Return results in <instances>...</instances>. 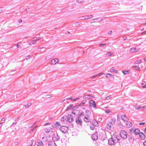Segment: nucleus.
<instances>
[{"mask_svg": "<svg viewBox=\"0 0 146 146\" xmlns=\"http://www.w3.org/2000/svg\"><path fill=\"white\" fill-rule=\"evenodd\" d=\"M106 77L110 79V80H113L114 79L113 75L110 73L107 74H106Z\"/></svg>", "mask_w": 146, "mask_h": 146, "instance_id": "nucleus-7", "label": "nucleus"}, {"mask_svg": "<svg viewBox=\"0 0 146 146\" xmlns=\"http://www.w3.org/2000/svg\"><path fill=\"white\" fill-rule=\"evenodd\" d=\"M45 132H46V133H48V132H49V131H50V129H46L45 130Z\"/></svg>", "mask_w": 146, "mask_h": 146, "instance_id": "nucleus-42", "label": "nucleus"}, {"mask_svg": "<svg viewBox=\"0 0 146 146\" xmlns=\"http://www.w3.org/2000/svg\"><path fill=\"white\" fill-rule=\"evenodd\" d=\"M3 123H0V129H1L2 127Z\"/></svg>", "mask_w": 146, "mask_h": 146, "instance_id": "nucleus-49", "label": "nucleus"}, {"mask_svg": "<svg viewBox=\"0 0 146 146\" xmlns=\"http://www.w3.org/2000/svg\"><path fill=\"white\" fill-rule=\"evenodd\" d=\"M22 22V20L21 19L19 21V23H21Z\"/></svg>", "mask_w": 146, "mask_h": 146, "instance_id": "nucleus-53", "label": "nucleus"}, {"mask_svg": "<svg viewBox=\"0 0 146 146\" xmlns=\"http://www.w3.org/2000/svg\"><path fill=\"white\" fill-rule=\"evenodd\" d=\"M73 120V118L72 115L71 114H69L67 117V120L69 122L72 121Z\"/></svg>", "mask_w": 146, "mask_h": 146, "instance_id": "nucleus-9", "label": "nucleus"}, {"mask_svg": "<svg viewBox=\"0 0 146 146\" xmlns=\"http://www.w3.org/2000/svg\"><path fill=\"white\" fill-rule=\"evenodd\" d=\"M141 85L143 88H146V83L145 82L142 81L141 83Z\"/></svg>", "mask_w": 146, "mask_h": 146, "instance_id": "nucleus-19", "label": "nucleus"}, {"mask_svg": "<svg viewBox=\"0 0 146 146\" xmlns=\"http://www.w3.org/2000/svg\"><path fill=\"white\" fill-rule=\"evenodd\" d=\"M33 131H34V129H31V131H29V133H32L33 132Z\"/></svg>", "mask_w": 146, "mask_h": 146, "instance_id": "nucleus-47", "label": "nucleus"}, {"mask_svg": "<svg viewBox=\"0 0 146 146\" xmlns=\"http://www.w3.org/2000/svg\"><path fill=\"white\" fill-rule=\"evenodd\" d=\"M110 71L111 72H114L115 73H117V70H115V69H111L110 70Z\"/></svg>", "mask_w": 146, "mask_h": 146, "instance_id": "nucleus-33", "label": "nucleus"}, {"mask_svg": "<svg viewBox=\"0 0 146 146\" xmlns=\"http://www.w3.org/2000/svg\"><path fill=\"white\" fill-rule=\"evenodd\" d=\"M122 72L124 74H127L129 73V71H123Z\"/></svg>", "mask_w": 146, "mask_h": 146, "instance_id": "nucleus-36", "label": "nucleus"}, {"mask_svg": "<svg viewBox=\"0 0 146 146\" xmlns=\"http://www.w3.org/2000/svg\"><path fill=\"white\" fill-rule=\"evenodd\" d=\"M112 31H111L110 33H109L110 34H111L112 33Z\"/></svg>", "mask_w": 146, "mask_h": 146, "instance_id": "nucleus-62", "label": "nucleus"}, {"mask_svg": "<svg viewBox=\"0 0 146 146\" xmlns=\"http://www.w3.org/2000/svg\"><path fill=\"white\" fill-rule=\"evenodd\" d=\"M90 117L87 116H85L84 120L86 122H88L90 121Z\"/></svg>", "mask_w": 146, "mask_h": 146, "instance_id": "nucleus-18", "label": "nucleus"}, {"mask_svg": "<svg viewBox=\"0 0 146 146\" xmlns=\"http://www.w3.org/2000/svg\"><path fill=\"white\" fill-rule=\"evenodd\" d=\"M121 118L123 120L125 121H126L127 119V117L125 115H123L121 117Z\"/></svg>", "mask_w": 146, "mask_h": 146, "instance_id": "nucleus-25", "label": "nucleus"}, {"mask_svg": "<svg viewBox=\"0 0 146 146\" xmlns=\"http://www.w3.org/2000/svg\"><path fill=\"white\" fill-rule=\"evenodd\" d=\"M85 102H82L80 105V106L82 104H85Z\"/></svg>", "mask_w": 146, "mask_h": 146, "instance_id": "nucleus-44", "label": "nucleus"}, {"mask_svg": "<svg viewBox=\"0 0 146 146\" xmlns=\"http://www.w3.org/2000/svg\"><path fill=\"white\" fill-rule=\"evenodd\" d=\"M92 124L96 127H98L99 125V124L98 122L94 119L92 121Z\"/></svg>", "mask_w": 146, "mask_h": 146, "instance_id": "nucleus-12", "label": "nucleus"}, {"mask_svg": "<svg viewBox=\"0 0 146 146\" xmlns=\"http://www.w3.org/2000/svg\"><path fill=\"white\" fill-rule=\"evenodd\" d=\"M141 59L139 60V62H141Z\"/></svg>", "mask_w": 146, "mask_h": 146, "instance_id": "nucleus-64", "label": "nucleus"}, {"mask_svg": "<svg viewBox=\"0 0 146 146\" xmlns=\"http://www.w3.org/2000/svg\"><path fill=\"white\" fill-rule=\"evenodd\" d=\"M133 68L138 71L140 70V69L139 67L137 66H135L133 67Z\"/></svg>", "mask_w": 146, "mask_h": 146, "instance_id": "nucleus-29", "label": "nucleus"}, {"mask_svg": "<svg viewBox=\"0 0 146 146\" xmlns=\"http://www.w3.org/2000/svg\"><path fill=\"white\" fill-rule=\"evenodd\" d=\"M50 123H46L44 125H48V124H50Z\"/></svg>", "mask_w": 146, "mask_h": 146, "instance_id": "nucleus-51", "label": "nucleus"}, {"mask_svg": "<svg viewBox=\"0 0 146 146\" xmlns=\"http://www.w3.org/2000/svg\"><path fill=\"white\" fill-rule=\"evenodd\" d=\"M37 127V126H36L35 127H34L33 129H34V130L35 129L36 127Z\"/></svg>", "mask_w": 146, "mask_h": 146, "instance_id": "nucleus-59", "label": "nucleus"}, {"mask_svg": "<svg viewBox=\"0 0 146 146\" xmlns=\"http://www.w3.org/2000/svg\"><path fill=\"white\" fill-rule=\"evenodd\" d=\"M139 136L140 138L142 139H144L145 138V136L142 132H141L139 133Z\"/></svg>", "mask_w": 146, "mask_h": 146, "instance_id": "nucleus-14", "label": "nucleus"}, {"mask_svg": "<svg viewBox=\"0 0 146 146\" xmlns=\"http://www.w3.org/2000/svg\"><path fill=\"white\" fill-rule=\"evenodd\" d=\"M100 75V74H97L96 75V76L97 77V76H99Z\"/></svg>", "mask_w": 146, "mask_h": 146, "instance_id": "nucleus-56", "label": "nucleus"}, {"mask_svg": "<svg viewBox=\"0 0 146 146\" xmlns=\"http://www.w3.org/2000/svg\"><path fill=\"white\" fill-rule=\"evenodd\" d=\"M136 106H137L136 105L135 106V107L136 108V109L139 110V109H140L141 108L143 109H146V106H143L142 107L139 106L138 108H136Z\"/></svg>", "mask_w": 146, "mask_h": 146, "instance_id": "nucleus-24", "label": "nucleus"}, {"mask_svg": "<svg viewBox=\"0 0 146 146\" xmlns=\"http://www.w3.org/2000/svg\"><path fill=\"white\" fill-rule=\"evenodd\" d=\"M92 98V96L90 95H86L83 96V98L85 99H89Z\"/></svg>", "mask_w": 146, "mask_h": 146, "instance_id": "nucleus-16", "label": "nucleus"}, {"mask_svg": "<svg viewBox=\"0 0 146 146\" xmlns=\"http://www.w3.org/2000/svg\"><path fill=\"white\" fill-rule=\"evenodd\" d=\"M134 130L133 129H131L130 130V132H132V131H134Z\"/></svg>", "mask_w": 146, "mask_h": 146, "instance_id": "nucleus-50", "label": "nucleus"}, {"mask_svg": "<svg viewBox=\"0 0 146 146\" xmlns=\"http://www.w3.org/2000/svg\"><path fill=\"white\" fill-rule=\"evenodd\" d=\"M111 97L112 96L111 95H109V96H108L106 97V99L107 100H109L111 98Z\"/></svg>", "mask_w": 146, "mask_h": 146, "instance_id": "nucleus-37", "label": "nucleus"}, {"mask_svg": "<svg viewBox=\"0 0 146 146\" xmlns=\"http://www.w3.org/2000/svg\"><path fill=\"white\" fill-rule=\"evenodd\" d=\"M120 135L122 138L126 139L127 137V135L126 132L124 130H121L120 133Z\"/></svg>", "mask_w": 146, "mask_h": 146, "instance_id": "nucleus-4", "label": "nucleus"}, {"mask_svg": "<svg viewBox=\"0 0 146 146\" xmlns=\"http://www.w3.org/2000/svg\"><path fill=\"white\" fill-rule=\"evenodd\" d=\"M90 112L89 110H87L86 112V115L85 116H87L88 117H90Z\"/></svg>", "mask_w": 146, "mask_h": 146, "instance_id": "nucleus-23", "label": "nucleus"}, {"mask_svg": "<svg viewBox=\"0 0 146 146\" xmlns=\"http://www.w3.org/2000/svg\"><path fill=\"white\" fill-rule=\"evenodd\" d=\"M89 106L91 108H96V106L95 102L92 100L90 101Z\"/></svg>", "mask_w": 146, "mask_h": 146, "instance_id": "nucleus-5", "label": "nucleus"}, {"mask_svg": "<svg viewBox=\"0 0 146 146\" xmlns=\"http://www.w3.org/2000/svg\"><path fill=\"white\" fill-rule=\"evenodd\" d=\"M76 121L78 124L81 125L82 124V121L80 117H78L76 119Z\"/></svg>", "mask_w": 146, "mask_h": 146, "instance_id": "nucleus-10", "label": "nucleus"}, {"mask_svg": "<svg viewBox=\"0 0 146 146\" xmlns=\"http://www.w3.org/2000/svg\"><path fill=\"white\" fill-rule=\"evenodd\" d=\"M139 49H137L136 48H131L130 50V51L132 52H137Z\"/></svg>", "mask_w": 146, "mask_h": 146, "instance_id": "nucleus-17", "label": "nucleus"}, {"mask_svg": "<svg viewBox=\"0 0 146 146\" xmlns=\"http://www.w3.org/2000/svg\"><path fill=\"white\" fill-rule=\"evenodd\" d=\"M30 58L29 56H28L26 58L27 60L28 59H29Z\"/></svg>", "mask_w": 146, "mask_h": 146, "instance_id": "nucleus-52", "label": "nucleus"}, {"mask_svg": "<svg viewBox=\"0 0 146 146\" xmlns=\"http://www.w3.org/2000/svg\"><path fill=\"white\" fill-rule=\"evenodd\" d=\"M80 105H79L78 106H75L72 108V113L74 115H78L80 112L79 107Z\"/></svg>", "mask_w": 146, "mask_h": 146, "instance_id": "nucleus-1", "label": "nucleus"}, {"mask_svg": "<svg viewBox=\"0 0 146 146\" xmlns=\"http://www.w3.org/2000/svg\"><path fill=\"white\" fill-rule=\"evenodd\" d=\"M79 99V98H76L74 99V101H75L76 100H78V99Z\"/></svg>", "mask_w": 146, "mask_h": 146, "instance_id": "nucleus-54", "label": "nucleus"}, {"mask_svg": "<svg viewBox=\"0 0 146 146\" xmlns=\"http://www.w3.org/2000/svg\"><path fill=\"white\" fill-rule=\"evenodd\" d=\"M126 127L130 128L132 127V124L131 122L127 121L126 123Z\"/></svg>", "mask_w": 146, "mask_h": 146, "instance_id": "nucleus-13", "label": "nucleus"}, {"mask_svg": "<svg viewBox=\"0 0 146 146\" xmlns=\"http://www.w3.org/2000/svg\"><path fill=\"white\" fill-rule=\"evenodd\" d=\"M58 61V58H55L51 60V64H55L57 63Z\"/></svg>", "mask_w": 146, "mask_h": 146, "instance_id": "nucleus-11", "label": "nucleus"}, {"mask_svg": "<svg viewBox=\"0 0 146 146\" xmlns=\"http://www.w3.org/2000/svg\"><path fill=\"white\" fill-rule=\"evenodd\" d=\"M92 138L94 140H96L98 138V136L97 133H96L92 135Z\"/></svg>", "mask_w": 146, "mask_h": 146, "instance_id": "nucleus-15", "label": "nucleus"}, {"mask_svg": "<svg viewBox=\"0 0 146 146\" xmlns=\"http://www.w3.org/2000/svg\"><path fill=\"white\" fill-rule=\"evenodd\" d=\"M144 131V133L146 134V127L145 128Z\"/></svg>", "mask_w": 146, "mask_h": 146, "instance_id": "nucleus-57", "label": "nucleus"}, {"mask_svg": "<svg viewBox=\"0 0 146 146\" xmlns=\"http://www.w3.org/2000/svg\"><path fill=\"white\" fill-rule=\"evenodd\" d=\"M60 125V123L58 122H54L53 125L52 127L54 128H57Z\"/></svg>", "mask_w": 146, "mask_h": 146, "instance_id": "nucleus-8", "label": "nucleus"}, {"mask_svg": "<svg viewBox=\"0 0 146 146\" xmlns=\"http://www.w3.org/2000/svg\"><path fill=\"white\" fill-rule=\"evenodd\" d=\"M32 104L31 103H30L27 104L25 106L26 108H27L29 107V106H30L32 105Z\"/></svg>", "mask_w": 146, "mask_h": 146, "instance_id": "nucleus-35", "label": "nucleus"}, {"mask_svg": "<svg viewBox=\"0 0 146 146\" xmlns=\"http://www.w3.org/2000/svg\"><path fill=\"white\" fill-rule=\"evenodd\" d=\"M129 140L130 142L131 143L134 142V139L133 137L130 136L129 138Z\"/></svg>", "mask_w": 146, "mask_h": 146, "instance_id": "nucleus-20", "label": "nucleus"}, {"mask_svg": "<svg viewBox=\"0 0 146 146\" xmlns=\"http://www.w3.org/2000/svg\"><path fill=\"white\" fill-rule=\"evenodd\" d=\"M115 121L116 119L115 118L111 119L108 123L107 128L109 129H111L113 126Z\"/></svg>", "mask_w": 146, "mask_h": 146, "instance_id": "nucleus-2", "label": "nucleus"}, {"mask_svg": "<svg viewBox=\"0 0 146 146\" xmlns=\"http://www.w3.org/2000/svg\"><path fill=\"white\" fill-rule=\"evenodd\" d=\"M106 44H99V46H105L106 45Z\"/></svg>", "mask_w": 146, "mask_h": 146, "instance_id": "nucleus-39", "label": "nucleus"}, {"mask_svg": "<svg viewBox=\"0 0 146 146\" xmlns=\"http://www.w3.org/2000/svg\"><path fill=\"white\" fill-rule=\"evenodd\" d=\"M108 141L109 144L110 145H113L114 143H115V142H114V141L113 139V137L109 139H108Z\"/></svg>", "mask_w": 146, "mask_h": 146, "instance_id": "nucleus-6", "label": "nucleus"}, {"mask_svg": "<svg viewBox=\"0 0 146 146\" xmlns=\"http://www.w3.org/2000/svg\"><path fill=\"white\" fill-rule=\"evenodd\" d=\"M144 60L146 62V57L144 58Z\"/></svg>", "mask_w": 146, "mask_h": 146, "instance_id": "nucleus-63", "label": "nucleus"}, {"mask_svg": "<svg viewBox=\"0 0 146 146\" xmlns=\"http://www.w3.org/2000/svg\"><path fill=\"white\" fill-rule=\"evenodd\" d=\"M96 77V75H95V76H94L92 77H91V78H95Z\"/></svg>", "mask_w": 146, "mask_h": 146, "instance_id": "nucleus-55", "label": "nucleus"}, {"mask_svg": "<svg viewBox=\"0 0 146 146\" xmlns=\"http://www.w3.org/2000/svg\"><path fill=\"white\" fill-rule=\"evenodd\" d=\"M110 112H111V111L109 110H107L105 111V113L106 114H108V113H110Z\"/></svg>", "mask_w": 146, "mask_h": 146, "instance_id": "nucleus-38", "label": "nucleus"}, {"mask_svg": "<svg viewBox=\"0 0 146 146\" xmlns=\"http://www.w3.org/2000/svg\"><path fill=\"white\" fill-rule=\"evenodd\" d=\"M113 139L114 141V142H115V143H117L118 142L119 140V139L117 138V137H114L113 138Z\"/></svg>", "mask_w": 146, "mask_h": 146, "instance_id": "nucleus-28", "label": "nucleus"}, {"mask_svg": "<svg viewBox=\"0 0 146 146\" xmlns=\"http://www.w3.org/2000/svg\"><path fill=\"white\" fill-rule=\"evenodd\" d=\"M134 132L136 135H138L140 133V130L138 129H136L134 130Z\"/></svg>", "mask_w": 146, "mask_h": 146, "instance_id": "nucleus-26", "label": "nucleus"}, {"mask_svg": "<svg viewBox=\"0 0 146 146\" xmlns=\"http://www.w3.org/2000/svg\"><path fill=\"white\" fill-rule=\"evenodd\" d=\"M33 142L32 141H31L30 143H29V145L28 146H32L33 144Z\"/></svg>", "mask_w": 146, "mask_h": 146, "instance_id": "nucleus-40", "label": "nucleus"}, {"mask_svg": "<svg viewBox=\"0 0 146 146\" xmlns=\"http://www.w3.org/2000/svg\"><path fill=\"white\" fill-rule=\"evenodd\" d=\"M2 9L1 8H0V13L2 12Z\"/></svg>", "mask_w": 146, "mask_h": 146, "instance_id": "nucleus-60", "label": "nucleus"}, {"mask_svg": "<svg viewBox=\"0 0 146 146\" xmlns=\"http://www.w3.org/2000/svg\"><path fill=\"white\" fill-rule=\"evenodd\" d=\"M72 106H71V105H70V106L68 107L67 108V106H66L65 105L63 109H66V111H67L68 110L71 109V108H72Z\"/></svg>", "mask_w": 146, "mask_h": 146, "instance_id": "nucleus-21", "label": "nucleus"}, {"mask_svg": "<svg viewBox=\"0 0 146 146\" xmlns=\"http://www.w3.org/2000/svg\"><path fill=\"white\" fill-rule=\"evenodd\" d=\"M52 145H51V144H49V146H56L54 143H53V144H52Z\"/></svg>", "mask_w": 146, "mask_h": 146, "instance_id": "nucleus-46", "label": "nucleus"}, {"mask_svg": "<svg viewBox=\"0 0 146 146\" xmlns=\"http://www.w3.org/2000/svg\"><path fill=\"white\" fill-rule=\"evenodd\" d=\"M66 116H64L62 117L61 121H63L66 120Z\"/></svg>", "mask_w": 146, "mask_h": 146, "instance_id": "nucleus-32", "label": "nucleus"}, {"mask_svg": "<svg viewBox=\"0 0 146 146\" xmlns=\"http://www.w3.org/2000/svg\"><path fill=\"white\" fill-rule=\"evenodd\" d=\"M60 129L62 132L64 133L67 132L68 130V127L65 126H61L60 127Z\"/></svg>", "mask_w": 146, "mask_h": 146, "instance_id": "nucleus-3", "label": "nucleus"}, {"mask_svg": "<svg viewBox=\"0 0 146 146\" xmlns=\"http://www.w3.org/2000/svg\"><path fill=\"white\" fill-rule=\"evenodd\" d=\"M37 146H43V143L41 141L38 142Z\"/></svg>", "mask_w": 146, "mask_h": 146, "instance_id": "nucleus-30", "label": "nucleus"}, {"mask_svg": "<svg viewBox=\"0 0 146 146\" xmlns=\"http://www.w3.org/2000/svg\"><path fill=\"white\" fill-rule=\"evenodd\" d=\"M1 120L4 121L5 120V119L4 118H3Z\"/></svg>", "mask_w": 146, "mask_h": 146, "instance_id": "nucleus-58", "label": "nucleus"}, {"mask_svg": "<svg viewBox=\"0 0 146 146\" xmlns=\"http://www.w3.org/2000/svg\"><path fill=\"white\" fill-rule=\"evenodd\" d=\"M143 144L144 146H146V141H145L143 142Z\"/></svg>", "mask_w": 146, "mask_h": 146, "instance_id": "nucleus-45", "label": "nucleus"}, {"mask_svg": "<svg viewBox=\"0 0 146 146\" xmlns=\"http://www.w3.org/2000/svg\"><path fill=\"white\" fill-rule=\"evenodd\" d=\"M145 124V123L144 122H141V123H139V124L140 125H144Z\"/></svg>", "mask_w": 146, "mask_h": 146, "instance_id": "nucleus-48", "label": "nucleus"}, {"mask_svg": "<svg viewBox=\"0 0 146 146\" xmlns=\"http://www.w3.org/2000/svg\"><path fill=\"white\" fill-rule=\"evenodd\" d=\"M113 54V53L112 52H108V53L106 55L107 56H111Z\"/></svg>", "mask_w": 146, "mask_h": 146, "instance_id": "nucleus-31", "label": "nucleus"}, {"mask_svg": "<svg viewBox=\"0 0 146 146\" xmlns=\"http://www.w3.org/2000/svg\"><path fill=\"white\" fill-rule=\"evenodd\" d=\"M54 134H56V135L55 137H53V138L56 141V140H58L59 138L58 135H57V133H54Z\"/></svg>", "mask_w": 146, "mask_h": 146, "instance_id": "nucleus-27", "label": "nucleus"}, {"mask_svg": "<svg viewBox=\"0 0 146 146\" xmlns=\"http://www.w3.org/2000/svg\"><path fill=\"white\" fill-rule=\"evenodd\" d=\"M100 75H101L102 74H103V72H101V73H99Z\"/></svg>", "mask_w": 146, "mask_h": 146, "instance_id": "nucleus-61", "label": "nucleus"}, {"mask_svg": "<svg viewBox=\"0 0 146 146\" xmlns=\"http://www.w3.org/2000/svg\"><path fill=\"white\" fill-rule=\"evenodd\" d=\"M72 106H71V105H70V106L68 107L67 108V106H66L65 105L63 109H66V111H67L68 110L71 109V108H72Z\"/></svg>", "mask_w": 146, "mask_h": 146, "instance_id": "nucleus-22", "label": "nucleus"}, {"mask_svg": "<svg viewBox=\"0 0 146 146\" xmlns=\"http://www.w3.org/2000/svg\"><path fill=\"white\" fill-rule=\"evenodd\" d=\"M77 1L79 3H81L83 2V1L82 0H77Z\"/></svg>", "mask_w": 146, "mask_h": 146, "instance_id": "nucleus-41", "label": "nucleus"}, {"mask_svg": "<svg viewBox=\"0 0 146 146\" xmlns=\"http://www.w3.org/2000/svg\"><path fill=\"white\" fill-rule=\"evenodd\" d=\"M90 128L92 130H93L95 129V126L92 124L90 125Z\"/></svg>", "mask_w": 146, "mask_h": 146, "instance_id": "nucleus-34", "label": "nucleus"}, {"mask_svg": "<svg viewBox=\"0 0 146 146\" xmlns=\"http://www.w3.org/2000/svg\"><path fill=\"white\" fill-rule=\"evenodd\" d=\"M92 17H93V16L92 15H91L90 17H88H88H87L86 18H85V19H88L90 18H92Z\"/></svg>", "mask_w": 146, "mask_h": 146, "instance_id": "nucleus-43", "label": "nucleus"}]
</instances>
